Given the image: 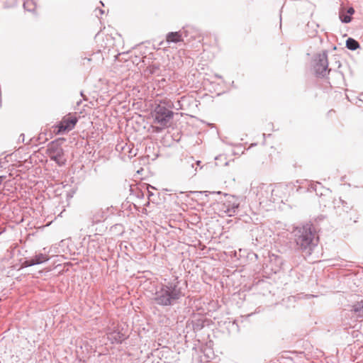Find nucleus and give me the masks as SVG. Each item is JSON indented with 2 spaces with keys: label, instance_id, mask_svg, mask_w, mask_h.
<instances>
[{
  "label": "nucleus",
  "instance_id": "2eb2a0df",
  "mask_svg": "<svg viewBox=\"0 0 363 363\" xmlns=\"http://www.w3.org/2000/svg\"><path fill=\"white\" fill-rule=\"evenodd\" d=\"M34 265L35 264H40L42 263H44L49 260V257L43 253H39L38 255H35L33 257L31 258Z\"/></svg>",
  "mask_w": 363,
  "mask_h": 363
},
{
  "label": "nucleus",
  "instance_id": "9b49d317",
  "mask_svg": "<svg viewBox=\"0 0 363 363\" xmlns=\"http://www.w3.org/2000/svg\"><path fill=\"white\" fill-rule=\"evenodd\" d=\"M187 35V30L184 28L177 32H169L166 35V41L168 44L184 42Z\"/></svg>",
  "mask_w": 363,
  "mask_h": 363
},
{
  "label": "nucleus",
  "instance_id": "39448f33",
  "mask_svg": "<svg viewBox=\"0 0 363 363\" xmlns=\"http://www.w3.org/2000/svg\"><path fill=\"white\" fill-rule=\"evenodd\" d=\"M47 151L51 160L55 161L60 167L65 165L67 159L65 152L57 140L49 143Z\"/></svg>",
  "mask_w": 363,
  "mask_h": 363
},
{
  "label": "nucleus",
  "instance_id": "f3484780",
  "mask_svg": "<svg viewBox=\"0 0 363 363\" xmlns=\"http://www.w3.org/2000/svg\"><path fill=\"white\" fill-rule=\"evenodd\" d=\"M104 212L102 210L96 211L91 218L92 223H98L104 219Z\"/></svg>",
  "mask_w": 363,
  "mask_h": 363
},
{
  "label": "nucleus",
  "instance_id": "4468645a",
  "mask_svg": "<svg viewBox=\"0 0 363 363\" xmlns=\"http://www.w3.org/2000/svg\"><path fill=\"white\" fill-rule=\"evenodd\" d=\"M350 311L357 318H363V300L357 301L351 306Z\"/></svg>",
  "mask_w": 363,
  "mask_h": 363
},
{
  "label": "nucleus",
  "instance_id": "9d476101",
  "mask_svg": "<svg viewBox=\"0 0 363 363\" xmlns=\"http://www.w3.org/2000/svg\"><path fill=\"white\" fill-rule=\"evenodd\" d=\"M106 334L111 344H121L127 338L118 326L107 328Z\"/></svg>",
  "mask_w": 363,
  "mask_h": 363
},
{
  "label": "nucleus",
  "instance_id": "0eeeda50",
  "mask_svg": "<svg viewBox=\"0 0 363 363\" xmlns=\"http://www.w3.org/2000/svg\"><path fill=\"white\" fill-rule=\"evenodd\" d=\"M314 71L317 76L324 77L330 71L328 69L327 51L318 54L314 59Z\"/></svg>",
  "mask_w": 363,
  "mask_h": 363
},
{
  "label": "nucleus",
  "instance_id": "cd10ccee",
  "mask_svg": "<svg viewBox=\"0 0 363 363\" xmlns=\"http://www.w3.org/2000/svg\"><path fill=\"white\" fill-rule=\"evenodd\" d=\"M203 193L206 194V196H207V193H208V191H204Z\"/></svg>",
  "mask_w": 363,
  "mask_h": 363
},
{
  "label": "nucleus",
  "instance_id": "ddd939ff",
  "mask_svg": "<svg viewBox=\"0 0 363 363\" xmlns=\"http://www.w3.org/2000/svg\"><path fill=\"white\" fill-rule=\"evenodd\" d=\"M308 190L311 191H315L318 196L325 195L328 191H329V189L325 188L320 182L311 183L308 186Z\"/></svg>",
  "mask_w": 363,
  "mask_h": 363
},
{
  "label": "nucleus",
  "instance_id": "bb28decb",
  "mask_svg": "<svg viewBox=\"0 0 363 363\" xmlns=\"http://www.w3.org/2000/svg\"><path fill=\"white\" fill-rule=\"evenodd\" d=\"M149 204H150V202H149V201H147V202L145 204V206H149Z\"/></svg>",
  "mask_w": 363,
  "mask_h": 363
},
{
  "label": "nucleus",
  "instance_id": "20e7f679",
  "mask_svg": "<svg viewBox=\"0 0 363 363\" xmlns=\"http://www.w3.org/2000/svg\"><path fill=\"white\" fill-rule=\"evenodd\" d=\"M218 209L228 216H233L238 212L239 199L235 196L225 194L224 198L218 203Z\"/></svg>",
  "mask_w": 363,
  "mask_h": 363
},
{
  "label": "nucleus",
  "instance_id": "1a4fd4ad",
  "mask_svg": "<svg viewBox=\"0 0 363 363\" xmlns=\"http://www.w3.org/2000/svg\"><path fill=\"white\" fill-rule=\"evenodd\" d=\"M256 195L259 203L273 202L272 184H261L256 189Z\"/></svg>",
  "mask_w": 363,
  "mask_h": 363
},
{
  "label": "nucleus",
  "instance_id": "7ed1b4c3",
  "mask_svg": "<svg viewBox=\"0 0 363 363\" xmlns=\"http://www.w3.org/2000/svg\"><path fill=\"white\" fill-rule=\"evenodd\" d=\"M173 104L168 100H163L154 109V123L159 124L162 128L170 125L173 119L174 112L171 110Z\"/></svg>",
  "mask_w": 363,
  "mask_h": 363
},
{
  "label": "nucleus",
  "instance_id": "5701e85b",
  "mask_svg": "<svg viewBox=\"0 0 363 363\" xmlns=\"http://www.w3.org/2000/svg\"><path fill=\"white\" fill-rule=\"evenodd\" d=\"M30 3V1L24 2V4H23V7H24V9H27V10H28V9H27V6H28ZM28 11H30V9H28Z\"/></svg>",
  "mask_w": 363,
  "mask_h": 363
},
{
  "label": "nucleus",
  "instance_id": "b1692460",
  "mask_svg": "<svg viewBox=\"0 0 363 363\" xmlns=\"http://www.w3.org/2000/svg\"><path fill=\"white\" fill-rule=\"evenodd\" d=\"M6 178V176H0V185L2 184L4 179Z\"/></svg>",
  "mask_w": 363,
  "mask_h": 363
},
{
  "label": "nucleus",
  "instance_id": "423d86ee",
  "mask_svg": "<svg viewBox=\"0 0 363 363\" xmlns=\"http://www.w3.org/2000/svg\"><path fill=\"white\" fill-rule=\"evenodd\" d=\"M295 186L293 184H272L273 202L287 200V198L294 191Z\"/></svg>",
  "mask_w": 363,
  "mask_h": 363
},
{
  "label": "nucleus",
  "instance_id": "6ab92c4d",
  "mask_svg": "<svg viewBox=\"0 0 363 363\" xmlns=\"http://www.w3.org/2000/svg\"><path fill=\"white\" fill-rule=\"evenodd\" d=\"M150 188L154 189V187L152 186H150L149 187H147V197H148V199L151 201H154V199H152V197L155 196L154 193L152 191H151L150 190Z\"/></svg>",
  "mask_w": 363,
  "mask_h": 363
},
{
  "label": "nucleus",
  "instance_id": "a878e982",
  "mask_svg": "<svg viewBox=\"0 0 363 363\" xmlns=\"http://www.w3.org/2000/svg\"><path fill=\"white\" fill-rule=\"evenodd\" d=\"M99 11L100 12L101 14L104 13V11L102 9H99Z\"/></svg>",
  "mask_w": 363,
  "mask_h": 363
},
{
  "label": "nucleus",
  "instance_id": "f8f14e48",
  "mask_svg": "<svg viewBox=\"0 0 363 363\" xmlns=\"http://www.w3.org/2000/svg\"><path fill=\"white\" fill-rule=\"evenodd\" d=\"M163 71L159 64L152 63L144 69L143 75L146 78H150L152 76L158 77L162 74Z\"/></svg>",
  "mask_w": 363,
  "mask_h": 363
},
{
  "label": "nucleus",
  "instance_id": "412c9836",
  "mask_svg": "<svg viewBox=\"0 0 363 363\" xmlns=\"http://www.w3.org/2000/svg\"><path fill=\"white\" fill-rule=\"evenodd\" d=\"M354 13V10L352 7H350L348 9H347V13L350 15L353 14Z\"/></svg>",
  "mask_w": 363,
  "mask_h": 363
},
{
  "label": "nucleus",
  "instance_id": "aec40b11",
  "mask_svg": "<svg viewBox=\"0 0 363 363\" xmlns=\"http://www.w3.org/2000/svg\"><path fill=\"white\" fill-rule=\"evenodd\" d=\"M33 265H34V264H33V262L31 259H26L23 262H22V267H31V266H33Z\"/></svg>",
  "mask_w": 363,
  "mask_h": 363
},
{
  "label": "nucleus",
  "instance_id": "6e6552de",
  "mask_svg": "<svg viewBox=\"0 0 363 363\" xmlns=\"http://www.w3.org/2000/svg\"><path fill=\"white\" fill-rule=\"evenodd\" d=\"M78 118L75 116H72L70 113L64 116L62 121L54 127V131L56 134H62L66 132L72 130L77 123Z\"/></svg>",
  "mask_w": 363,
  "mask_h": 363
},
{
  "label": "nucleus",
  "instance_id": "f03ea898",
  "mask_svg": "<svg viewBox=\"0 0 363 363\" xmlns=\"http://www.w3.org/2000/svg\"><path fill=\"white\" fill-rule=\"evenodd\" d=\"M296 249L311 255L318 245V238L312 224L296 226L292 231Z\"/></svg>",
  "mask_w": 363,
  "mask_h": 363
},
{
  "label": "nucleus",
  "instance_id": "a211bd4d",
  "mask_svg": "<svg viewBox=\"0 0 363 363\" xmlns=\"http://www.w3.org/2000/svg\"><path fill=\"white\" fill-rule=\"evenodd\" d=\"M340 18L342 23H348L352 21V18L350 15H340Z\"/></svg>",
  "mask_w": 363,
  "mask_h": 363
},
{
  "label": "nucleus",
  "instance_id": "dca6fc26",
  "mask_svg": "<svg viewBox=\"0 0 363 363\" xmlns=\"http://www.w3.org/2000/svg\"><path fill=\"white\" fill-rule=\"evenodd\" d=\"M346 48L348 50L354 51L359 48V43L356 40L349 38L346 40Z\"/></svg>",
  "mask_w": 363,
  "mask_h": 363
},
{
  "label": "nucleus",
  "instance_id": "f257e3e1",
  "mask_svg": "<svg viewBox=\"0 0 363 363\" xmlns=\"http://www.w3.org/2000/svg\"><path fill=\"white\" fill-rule=\"evenodd\" d=\"M185 282L177 276L170 279H164L156 288L152 294L153 302L162 307L172 306L177 304L185 296Z\"/></svg>",
  "mask_w": 363,
  "mask_h": 363
},
{
  "label": "nucleus",
  "instance_id": "393cba45",
  "mask_svg": "<svg viewBox=\"0 0 363 363\" xmlns=\"http://www.w3.org/2000/svg\"><path fill=\"white\" fill-rule=\"evenodd\" d=\"M143 213L147 214V211L145 208L143 209Z\"/></svg>",
  "mask_w": 363,
  "mask_h": 363
},
{
  "label": "nucleus",
  "instance_id": "4be33fe9",
  "mask_svg": "<svg viewBox=\"0 0 363 363\" xmlns=\"http://www.w3.org/2000/svg\"><path fill=\"white\" fill-rule=\"evenodd\" d=\"M200 164H201V161H199V160L196 161V163H195V164H196V165H198V166H199V165H200ZM191 167L192 168H194V163H193V162H192V163L191 164Z\"/></svg>",
  "mask_w": 363,
  "mask_h": 363
},
{
  "label": "nucleus",
  "instance_id": "c85d7f7f",
  "mask_svg": "<svg viewBox=\"0 0 363 363\" xmlns=\"http://www.w3.org/2000/svg\"><path fill=\"white\" fill-rule=\"evenodd\" d=\"M196 171H197V169H196V168H195V169L194 170V174L196 172Z\"/></svg>",
  "mask_w": 363,
  "mask_h": 363
}]
</instances>
